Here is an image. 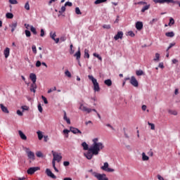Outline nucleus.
<instances>
[{
	"instance_id": "obj_1",
	"label": "nucleus",
	"mask_w": 180,
	"mask_h": 180,
	"mask_svg": "<svg viewBox=\"0 0 180 180\" xmlns=\"http://www.w3.org/2000/svg\"><path fill=\"white\" fill-rule=\"evenodd\" d=\"M91 147L93 148V151L95 152H96L97 150L101 151V150H103V148H105V146H103L102 142H98V138L93 139V144Z\"/></svg>"
},
{
	"instance_id": "obj_2",
	"label": "nucleus",
	"mask_w": 180,
	"mask_h": 180,
	"mask_svg": "<svg viewBox=\"0 0 180 180\" xmlns=\"http://www.w3.org/2000/svg\"><path fill=\"white\" fill-rule=\"evenodd\" d=\"M99 151L101 150H94V148L90 147L86 153H84V155L87 158V160H92L94 155H98L99 154Z\"/></svg>"
},
{
	"instance_id": "obj_3",
	"label": "nucleus",
	"mask_w": 180,
	"mask_h": 180,
	"mask_svg": "<svg viewBox=\"0 0 180 180\" xmlns=\"http://www.w3.org/2000/svg\"><path fill=\"white\" fill-rule=\"evenodd\" d=\"M88 78L92 82L95 92H99L101 91V88L99 87V83H98V80H96V79H95L92 75H89Z\"/></svg>"
},
{
	"instance_id": "obj_4",
	"label": "nucleus",
	"mask_w": 180,
	"mask_h": 180,
	"mask_svg": "<svg viewBox=\"0 0 180 180\" xmlns=\"http://www.w3.org/2000/svg\"><path fill=\"white\" fill-rule=\"evenodd\" d=\"M52 154L53 156L52 164H56V161H57V162H60V161L63 160V156H61V153H58L57 152H54L53 150H52Z\"/></svg>"
},
{
	"instance_id": "obj_5",
	"label": "nucleus",
	"mask_w": 180,
	"mask_h": 180,
	"mask_svg": "<svg viewBox=\"0 0 180 180\" xmlns=\"http://www.w3.org/2000/svg\"><path fill=\"white\" fill-rule=\"evenodd\" d=\"M25 150L28 159L30 160V162H32V161H34V160H36V156L34 155V153L30 150L29 148H25Z\"/></svg>"
},
{
	"instance_id": "obj_6",
	"label": "nucleus",
	"mask_w": 180,
	"mask_h": 180,
	"mask_svg": "<svg viewBox=\"0 0 180 180\" xmlns=\"http://www.w3.org/2000/svg\"><path fill=\"white\" fill-rule=\"evenodd\" d=\"M93 175L98 180H109L108 177H106V174H99L96 172H94Z\"/></svg>"
},
{
	"instance_id": "obj_7",
	"label": "nucleus",
	"mask_w": 180,
	"mask_h": 180,
	"mask_svg": "<svg viewBox=\"0 0 180 180\" xmlns=\"http://www.w3.org/2000/svg\"><path fill=\"white\" fill-rule=\"evenodd\" d=\"M103 171H105L106 172H115V169L109 167V163L105 162L103 166L101 167Z\"/></svg>"
},
{
	"instance_id": "obj_8",
	"label": "nucleus",
	"mask_w": 180,
	"mask_h": 180,
	"mask_svg": "<svg viewBox=\"0 0 180 180\" xmlns=\"http://www.w3.org/2000/svg\"><path fill=\"white\" fill-rule=\"evenodd\" d=\"M155 4H175L174 0H153Z\"/></svg>"
},
{
	"instance_id": "obj_9",
	"label": "nucleus",
	"mask_w": 180,
	"mask_h": 180,
	"mask_svg": "<svg viewBox=\"0 0 180 180\" xmlns=\"http://www.w3.org/2000/svg\"><path fill=\"white\" fill-rule=\"evenodd\" d=\"M39 169H40V167H30L27 172L28 174V175H33V174H34L36 172V171H39Z\"/></svg>"
},
{
	"instance_id": "obj_10",
	"label": "nucleus",
	"mask_w": 180,
	"mask_h": 180,
	"mask_svg": "<svg viewBox=\"0 0 180 180\" xmlns=\"http://www.w3.org/2000/svg\"><path fill=\"white\" fill-rule=\"evenodd\" d=\"M130 84L133 86H135V88H137L139 86V82L136 79L134 76H132L130 79Z\"/></svg>"
},
{
	"instance_id": "obj_11",
	"label": "nucleus",
	"mask_w": 180,
	"mask_h": 180,
	"mask_svg": "<svg viewBox=\"0 0 180 180\" xmlns=\"http://www.w3.org/2000/svg\"><path fill=\"white\" fill-rule=\"evenodd\" d=\"M79 109L80 110L86 112L87 113H91V112H92V109L86 108V106L84 105V104L80 105Z\"/></svg>"
},
{
	"instance_id": "obj_12",
	"label": "nucleus",
	"mask_w": 180,
	"mask_h": 180,
	"mask_svg": "<svg viewBox=\"0 0 180 180\" xmlns=\"http://www.w3.org/2000/svg\"><path fill=\"white\" fill-rule=\"evenodd\" d=\"M50 37L51 39H52V40H54V41L56 43H58L60 41V38H56L57 37V34H56V32H50Z\"/></svg>"
},
{
	"instance_id": "obj_13",
	"label": "nucleus",
	"mask_w": 180,
	"mask_h": 180,
	"mask_svg": "<svg viewBox=\"0 0 180 180\" xmlns=\"http://www.w3.org/2000/svg\"><path fill=\"white\" fill-rule=\"evenodd\" d=\"M46 175L50 176V178H52V179H57V176L54 175V174H53V172H51V170H50V169H46Z\"/></svg>"
},
{
	"instance_id": "obj_14",
	"label": "nucleus",
	"mask_w": 180,
	"mask_h": 180,
	"mask_svg": "<svg viewBox=\"0 0 180 180\" xmlns=\"http://www.w3.org/2000/svg\"><path fill=\"white\" fill-rule=\"evenodd\" d=\"M70 131L73 133V134H82V132L78 129V128L74 127H70Z\"/></svg>"
},
{
	"instance_id": "obj_15",
	"label": "nucleus",
	"mask_w": 180,
	"mask_h": 180,
	"mask_svg": "<svg viewBox=\"0 0 180 180\" xmlns=\"http://www.w3.org/2000/svg\"><path fill=\"white\" fill-rule=\"evenodd\" d=\"M36 89H37V84L36 82H32L30 85V92H33L34 94H36Z\"/></svg>"
},
{
	"instance_id": "obj_16",
	"label": "nucleus",
	"mask_w": 180,
	"mask_h": 180,
	"mask_svg": "<svg viewBox=\"0 0 180 180\" xmlns=\"http://www.w3.org/2000/svg\"><path fill=\"white\" fill-rule=\"evenodd\" d=\"M9 27H11V32L13 33L16 27H18V22H12L9 25Z\"/></svg>"
},
{
	"instance_id": "obj_17",
	"label": "nucleus",
	"mask_w": 180,
	"mask_h": 180,
	"mask_svg": "<svg viewBox=\"0 0 180 180\" xmlns=\"http://www.w3.org/2000/svg\"><path fill=\"white\" fill-rule=\"evenodd\" d=\"M115 40H119V39H123V32L119 31L114 37Z\"/></svg>"
},
{
	"instance_id": "obj_18",
	"label": "nucleus",
	"mask_w": 180,
	"mask_h": 180,
	"mask_svg": "<svg viewBox=\"0 0 180 180\" xmlns=\"http://www.w3.org/2000/svg\"><path fill=\"white\" fill-rule=\"evenodd\" d=\"M136 29L137 30H141L143 29V22L138 21L136 22Z\"/></svg>"
},
{
	"instance_id": "obj_19",
	"label": "nucleus",
	"mask_w": 180,
	"mask_h": 180,
	"mask_svg": "<svg viewBox=\"0 0 180 180\" xmlns=\"http://www.w3.org/2000/svg\"><path fill=\"white\" fill-rule=\"evenodd\" d=\"M18 134L22 140H25V141L27 140V136H26V135L23 134L22 131L20 130L18 131Z\"/></svg>"
},
{
	"instance_id": "obj_20",
	"label": "nucleus",
	"mask_w": 180,
	"mask_h": 180,
	"mask_svg": "<svg viewBox=\"0 0 180 180\" xmlns=\"http://www.w3.org/2000/svg\"><path fill=\"white\" fill-rule=\"evenodd\" d=\"M30 79H31V81H32V82H36V81H37V77L34 73H31L30 75Z\"/></svg>"
},
{
	"instance_id": "obj_21",
	"label": "nucleus",
	"mask_w": 180,
	"mask_h": 180,
	"mask_svg": "<svg viewBox=\"0 0 180 180\" xmlns=\"http://www.w3.org/2000/svg\"><path fill=\"white\" fill-rule=\"evenodd\" d=\"M0 108L2 112H4V113H9V110H8V108L4 105V104H0Z\"/></svg>"
},
{
	"instance_id": "obj_22",
	"label": "nucleus",
	"mask_w": 180,
	"mask_h": 180,
	"mask_svg": "<svg viewBox=\"0 0 180 180\" xmlns=\"http://www.w3.org/2000/svg\"><path fill=\"white\" fill-rule=\"evenodd\" d=\"M63 120H65V122H67L68 124H71V120H70V118L67 117L66 112H64Z\"/></svg>"
},
{
	"instance_id": "obj_23",
	"label": "nucleus",
	"mask_w": 180,
	"mask_h": 180,
	"mask_svg": "<svg viewBox=\"0 0 180 180\" xmlns=\"http://www.w3.org/2000/svg\"><path fill=\"white\" fill-rule=\"evenodd\" d=\"M9 53H10L9 48H6V49L4 50V54L6 58H8L9 57Z\"/></svg>"
},
{
	"instance_id": "obj_24",
	"label": "nucleus",
	"mask_w": 180,
	"mask_h": 180,
	"mask_svg": "<svg viewBox=\"0 0 180 180\" xmlns=\"http://www.w3.org/2000/svg\"><path fill=\"white\" fill-rule=\"evenodd\" d=\"M104 84L107 85V86H112V80L110 79H108L104 81Z\"/></svg>"
},
{
	"instance_id": "obj_25",
	"label": "nucleus",
	"mask_w": 180,
	"mask_h": 180,
	"mask_svg": "<svg viewBox=\"0 0 180 180\" xmlns=\"http://www.w3.org/2000/svg\"><path fill=\"white\" fill-rule=\"evenodd\" d=\"M75 57H76L77 60H79L81 58V51L79 50V48L78 51L76 52V53L75 54Z\"/></svg>"
},
{
	"instance_id": "obj_26",
	"label": "nucleus",
	"mask_w": 180,
	"mask_h": 180,
	"mask_svg": "<svg viewBox=\"0 0 180 180\" xmlns=\"http://www.w3.org/2000/svg\"><path fill=\"white\" fill-rule=\"evenodd\" d=\"M82 147H83V149L84 150H89V146L86 144V142H83L82 143Z\"/></svg>"
},
{
	"instance_id": "obj_27",
	"label": "nucleus",
	"mask_w": 180,
	"mask_h": 180,
	"mask_svg": "<svg viewBox=\"0 0 180 180\" xmlns=\"http://www.w3.org/2000/svg\"><path fill=\"white\" fill-rule=\"evenodd\" d=\"M165 36H167V37H174L175 36V33H174V32H166Z\"/></svg>"
},
{
	"instance_id": "obj_28",
	"label": "nucleus",
	"mask_w": 180,
	"mask_h": 180,
	"mask_svg": "<svg viewBox=\"0 0 180 180\" xmlns=\"http://www.w3.org/2000/svg\"><path fill=\"white\" fill-rule=\"evenodd\" d=\"M148 9H150V4L146 5L142 8V9H141L142 13H144V12H146V11H148Z\"/></svg>"
},
{
	"instance_id": "obj_29",
	"label": "nucleus",
	"mask_w": 180,
	"mask_h": 180,
	"mask_svg": "<svg viewBox=\"0 0 180 180\" xmlns=\"http://www.w3.org/2000/svg\"><path fill=\"white\" fill-rule=\"evenodd\" d=\"M142 160H143V161H148V160H150V158H148V156H147L145 153H142Z\"/></svg>"
},
{
	"instance_id": "obj_30",
	"label": "nucleus",
	"mask_w": 180,
	"mask_h": 180,
	"mask_svg": "<svg viewBox=\"0 0 180 180\" xmlns=\"http://www.w3.org/2000/svg\"><path fill=\"white\" fill-rule=\"evenodd\" d=\"M108 0H96L94 4L95 5H99V4H103V2H106Z\"/></svg>"
},
{
	"instance_id": "obj_31",
	"label": "nucleus",
	"mask_w": 180,
	"mask_h": 180,
	"mask_svg": "<svg viewBox=\"0 0 180 180\" xmlns=\"http://www.w3.org/2000/svg\"><path fill=\"white\" fill-rule=\"evenodd\" d=\"M7 19H13V14L11 13H7L6 14Z\"/></svg>"
},
{
	"instance_id": "obj_32",
	"label": "nucleus",
	"mask_w": 180,
	"mask_h": 180,
	"mask_svg": "<svg viewBox=\"0 0 180 180\" xmlns=\"http://www.w3.org/2000/svg\"><path fill=\"white\" fill-rule=\"evenodd\" d=\"M30 31L32 32V33H33V34H37V31L36 30L34 27H33V25H31Z\"/></svg>"
},
{
	"instance_id": "obj_33",
	"label": "nucleus",
	"mask_w": 180,
	"mask_h": 180,
	"mask_svg": "<svg viewBox=\"0 0 180 180\" xmlns=\"http://www.w3.org/2000/svg\"><path fill=\"white\" fill-rule=\"evenodd\" d=\"M136 74L138 75V77H140V75H143V74H144V72H143L141 70H139L136 71Z\"/></svg>"
},
{
	"instance_id": "obj_34",
	"label": "nucleus",
	"mask_w": 180,
	"mask_h": 180,
	"mask_svg": "<svg viewBox=\"0 0 180 180\" xmlns=\"http://www.w3.org/2000/svg\"><path fill=\"white\" fill-rule=\"evenodd\" d=\"M8 2L11 5H18V0H8Z\"/></svg>"
},
{
	"instance_id": "obj_35",
	"label": "nucleus",
	"mask_w": 180,
	"mask_h": 180,
	"mask_svg": "<svg viewBox=\"0 0 180 180\" xmlns=\"http://www.w3.org/2000/svg\"><path fill=\"white\" fill-rule=\"evenodd\" d=\"M84 57L89 58V51L88 49L84 50Z\"/></svg>"
},
{
	"instance_id": "obj_36",
	"label": "nucleus",
	"mask_w": 180,
	"mask_h": 180,
	"mask_svg": "<svg viewBox=\"0 0 180 180\" xmlns=\"http://www.w3.org/2000/svg\"><path fill=\"white\" fill-rule=\"evenodd\" d=\"M153 61H160V53H155V58L153 59Z\"/></svg>"
},
{
	"instance_id": "obj_37",
	"label": "nucleus",
	"mask_w": 180,
	"mask_h": 180,
	"mask_svg": "<svg viewBox=\"0 0 180 180\" xmlns=\"http://www.w3.org/2000/svg\"><path fill=\"white\" fill-rule=\"evenodd\" d=\"M37 133L38 134L39 140H41L43 139V134H41V131H39Z\"/></svg>"
},
{
	"instance_id": "obj_38",
	"label": "nucleus",
	"mask_w": 180,
	"mask_h": 180,
	"mask_svg": "<svg viewBox=\"0 0 180 180\" xmlns=\"http://www.w3.org/2000/svg\"><path fill=\"white\" fill-rule=\"evenodd\" d=\"M25 36H26L27 37H30L32 36V33L30 32V31H29V30H26L25 31Z\"/></svg>"
},
{
	"instance_id": "obj_39",
	"label": "nucleus",
	"mask_w": 180,
	"mask_h": 180,
	"mask_svg": "<svg viewBox=\"0 0 180 180\" xmlns=\"http://www.w3.org/2000/svg\"><path fill=\"white\" fill-rule=\"evenodd\" d=\"M75 13L77 15H82V13L81 12V10L78 7L75 8Z\"/></svg>"
},
{
	"instance_id": "obj_40",
	"label": "nucleus",
	"mask_w": 180,
	"mask_h": 180,
	"mask_svg": "<svg viewBox=\"0 0 180 180\" xmlns=\"http://www.w3.org/2000/svg\"><path fill=\"white\" fill-rule=\"evenodd\" d=\"M93 56H94V57H96V58L99 59L100 61H102V57H101V56H99V54L94 53L93 54Z\"/></svg>"
},
{
	"instance_id": "obj_41",
	"label": "nucleus",
	"mask_w": 180,
	"mask_h": 180,
	"mask_svg": "<svg viewBox=\"0 0 180 180\" xmlns=\"http://www.w3.org/2000/svg\"><path fill=\"white\" fill-rule=\"evenodd\" d=\"M148 126H150L151 130H155V125L153 123L148 122Z\"/></svg>"
},
{
	"instance_id": "obj_42",
	"label": "nucleus",
	"mask_w": 180,
	"mask_h": 180,
	"mask_svg": "<svg viewBox=\"0 0 180 180\" xmlns=\"http://www.w3.org/2000/svg\"><path fill=\"white\" fill-rule=\"evenodd\" d=\"M65 11V6L64 5L63 6L61 7L60 10L59 11L60 15L62 13H64V11Z\"/></svg>"
},
{
	"instance_id": "obj_43",
	"label": "nucleus",
	"mask_w": 180,
	"mask_h": 180,
	"mask_svg": "<svg viewBox=\"0 0 180 180\" xmlns=\"http://www.w3.org/2000/svg\"><path fill=\"white\" fill-rule=\"evenodd\" d=\"M41 99L42 101H44V103H45V105H47V103H49L47 98L44 96H41Z\"/></svg>"
},
{
	"instance_id": "obj_44",
	"label": "nucleus",
	"mask_w": 180,
	"mask_h": 180,
	"mask_svg": "<svg viewBox=\"0 0 180 180\" xmlns=\"http://www.w3.org/2000/svg\"><path fill=\"white\" fill-rule=\"evenodd\" d=\"M25 8L27 11H30V5L29 4V1H27L25 5Z\"/></svg>"
},
{
	"instance_id": "obj_45",
	"label": "nucleus",
	"mask_w": 180,
	"mask_h": 180,
	"mask_svg": "<svg viewBox=\"0 0 180 180\" xmlns=\"http://www.w3.org/2000/svg\"><path fill=\"white\" fill-rule=\"evenodd\" d=\"M103 29H106L107 30H109V29H111L110 25H103Z\"/></svg>"
},
{
	"instance_id": "obj_46",
	"label": "nucleus",
	"mask_w": 180,
	"mask_h": 180,
	"mask_svg": "<svg viewBox=\"0 0 180 180\" xmlns=\"http://www.w3.org/2000/svg\"><path fill=\"white\" fill-rule=\"evenodd\" d=\"M32 51H33L34 54H37V48H36V46H35V45H33V46H32Z\"/></svg>"
},
{
	"instance_id": "obj_47",
	"label": "nucleus",
	"mask_w": 180,
	"mask_h": 180,
	"mask_svg": "<svg viewBox=\"0 0 180 180\" xmlns=\"http://www.w3.org/2000/svg\"><path fill=\"white\" fill-rule=\"evenodd\" d=\"M36 155L39 158H41V157H43V153L41 151H38V152L36 153Z\"/></svg>"
},
{
	"instance_id": "obj_48",
	"label": "nucleus",
	"mask_w": 180,
	"mask_h": 180,
	"mask_svg": "<svg viewBox=\"0 0 180 180\" xmlns=\"http://www.w3.org/2000/svg\"><path fill=\"white\" fill-rule=\"evenodd\" d=\"M175 23V20L174 18H170L169 19V26H171L172 25H174Z\"/></svg>"
},
{
	"instance_id": "obj_49",
	"label": "nucleus",
	"mask_w": 180,
	"mask_h": 180,
	"mask_svg": "<svg viewBox=\"0 0 180 180\" xmlns=\"http://www.w3.org/2000/svg\"><path fill=\"white\" fill-rule=\"evenodd\" d=\"M38 110L40 113H43V108L41 107V104L38 105Z\"/></svg>"
},
{
	"instance_id": "obj_50",
	"label": "nucleus",
	"mask_w": 180,
	"mask_h": 180,
	"mask_svg": "<svg viewBox=\"0 0 180 180\" xmlns=\"http://www.w3.org/2000/svg\"><path fill=\"white\" fill-rule=\"evenodd\" d=\"M155 22H158V18H153V19L150 22V25H154V23H155Z\"/></svg>"
},
{
	"instance_id": "obj_51",
	"label": "nucleus",
	"mask_w": 180,
	"mask_h": 180,
	"mask_svg": "<svg viewBox=\"0 0 180 180\" xmlns=\"http://www.w3.org/2000/svg\"><path fill=\"white\" fill-rule=\"evenodd\" d=\"M66 77H68L69 78H71V72H70V71L66 70L65 72Z\"/></svg>"
},
{
	"instance_id": "obj_52",
	"label": "nucleus",
	"mask_w": 180,
	"mask_h": 180,
	"mask_svg": "<svg viewBox=\"0 0 180 180\" xmlns=\"http://www.w3.org/2000/svg\"><path fill=\"white\" fill-rule=\"evenodd\" d=\"M128 35L130 36L131 37H134L135 36L134 32H133V31L128 32Z\"/></svg>"
},
{
	"instance_id": "obj_53",
	"label": "nucleus",
	"mask_w": 180,
	"mask_h": 180,
	"mask_svg": "<svg viewBox=\"0 0 180 180\" xmlns=\"http://www.w3.org/2000/svg\"><path fill=\"white\" fill-rule=\"evenodd\" d=\"M70 130L68 129H64L63 133L64 134H67L66 137H68V133H70Z\"/></svg>"
},
{
	"instance_id": "obj_54",
	"label": "nucleus",
	"mask_w": 180,
	"mask_h": 180,
	"mask_svg": "<svg viewBox=\"0 0 180 180\" xmlns=\"http://www.w3.org/2000/svg\"><path fill=\"white\" fill-rule=\"evenodd\" d=\"M52 165L56 172H58V169H57V167H56V163L55 162L52 163Z\"/></svg>"
},
{
	"instance_id": "obj_55",
	"label": "nucleus",
	"mask_w": 180,
	"mask_h": 180,
	"mask_svg": "<svg viewBox=\"0 0 180 180\" xmlns=\"http://www.w3.org/2000/svg\"><path fill=\"white\" fill-rule=\"evenodd\" d=\"M21 108L22 109V111H24V110H29V107H27L26 105H22L21 107Z\"/></svg>"
},
{
	"instance_id": "obj_56",
	"label": "nucleus",
	"mask_w": 180,
	"mask_h": 180,
	"mask_svg": "<svg viewBox=\"0 0 180 180\" xmlns=\"http://www.w3.org/2000/svg\"><path fill=\"white\" fill-rule=\"evenodd\" d=\"M65 6H72V3L68 1L65 4Z\"/></svg>"
},
{
	"instance_id": "obj_57",
	"label": "nucleus",
	"mask_w": 180,
	"mask_h": 180,
	"mask_svg": "<svg viewBox=\"0 0 180 180\" xmlns=\"http://www.w3.org/2000/svg\"><path fill=\"white\" fill-rule=\"evenodd\" d=\"M174 46H175V44H170L167 49V51H168L170 49H172V47H174Z\"/></svg>"
},
{
	"instance_id": "obj_58",
	"label": "nucleus",
	"mask_w": 180,
	"mask_h": 180,
	"mask_svg": "<svg viewBox=\"0 0 180 180\" xmlns=\"http://www.w3.org/2000/svg\"><path fill=\"white\" fill-rule=\"evenodd\" d=\"M169 113H171L172 115H174V116H176L178 115V112H176V111H169Z\"/></svg>"
},
{
	"instance_id": "obj_59",
	"label": "nucleus",
	"mask_w": 180,
	"mask_h": 180,
	"mask_svg": "<svg viewBox=\"0 0 180 180\" xmlns=\"http://www.w3.org/2000/svg\"><path fill=\"white\" fill-rule=\"evenodd\" d=\"M44 34H45L44 30L41 29V34H40L41 37H44Z\"/></svg>"
},
{
	"instance_id": "obj_60",
	"label": "nucleus",
	"mask_w": 180,
	"mask_h": 180,
	"mask_svg": "<svg viewBox=\"0 0 180 180\" xmlns=\"http://www.w3.org/2000/svg\"><path fill=\"white\" fill-rule=\"evenodd\" d=\"M17 115L18 116H23V112H20V110H17Z\"/></svg>"
},
{
	"instance_id": "obj_61",
	"label": "nucleus",
	"mask_w": 180,
	"mask_h": 180,
	"mask_svg": "<svg viewBox=\"0 0 180 180\" xmlns=\"http://www.w3.org/2000/svg\"><path fill=\"white\" fill-rule=\"evenodd\" d=\"M63 165L65 167H68V165H70V162H68V161L63 162Z\"/></svg>"
},
{
	"instance_id": "obj_62",
	"label": "nucleus",
	"mask_w": 180,
	"mask_h": 180,
	"mask_svg": "<svg viewBox=\"0 0 180 180\" xmlns=\"http://www.w3.org/2000/svg\"><path fill=\"white\" fill-rule=\"evenodd\" d=\"M41 65V62L40 60H37L36 63V67H40Z\"/></svg>"
},
{
	"instance_id": "obj_63",
	"label": "nucleus",
	"mask_w": 180,
	"mask_h": 180,
	"mask_svg": "<svg viewBox=\"0 0 180 180\" xmlns=\"http://www.w3.org/2000/svg\"><path fill=\"white\" fill-rule=\"evenodd\" d=\"M158 179H159V180H164V177H162L161 175H160V174H158Z\"/></svg>"
},
{
	"instance_id": "obj_64",
	"label": "nucleus",
	"mask_w": 180,
	"mask_h": 180,
	"mask_svg": "<svg viewBox=\"0 0 180 180\" xmlns=\"http://www.w3.org/2000/svg\"><path fill=\"white\" fill-rule=\"evenodd\" d=\"M158 67H159V68H164V63H159Z\"/></svg>"
}]
</instances>
